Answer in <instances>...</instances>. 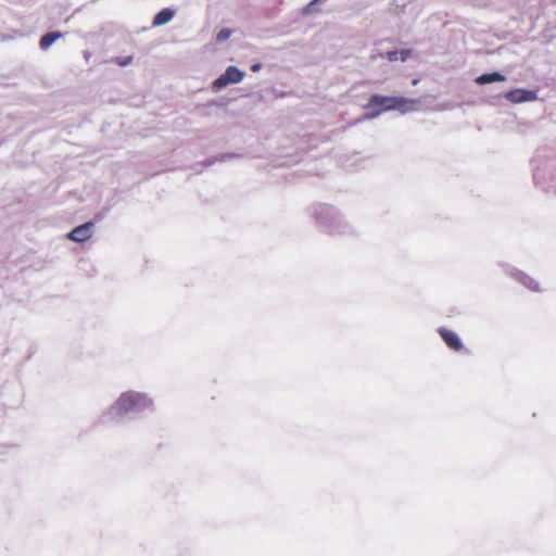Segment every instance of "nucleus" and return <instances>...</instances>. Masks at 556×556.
<instances>
[{
  "mask_svg": "<svg viewBox=\"0 0 556 556\" xmlns=\"http://www.w3.org/2000/svg\"><path fill=\"white\" fill-rule=\"evenodd\" d=\"M417 100L406 99L404 97H389L374 94L370 97L367 108L380 106L381 109L375 114L379 115L383 111L397 110L402 113L410 112L416 109Z\"/></svg>",
  "mask_w": 556,
  "mask_h": 556,
  "instance_id": "1",
  "label": "nucleus"
},
{
  "mask_svg": "<svg viewBox=\"0 0 556 556\" xmlns=\"http://www.w3.org/2000/svg\"><path fill=\"white\" fill-rule=\"evenodd\" d=\"M439 334L442 338V340L445 342V344L453 351L457 352L463 349L462 340L459 339V337L456 332L448 330L446 328H440Z\"/></svg>",
  "mask_w": 556,
  "mask_h": 556,
  "instance_id": "5",
  "label": "nucleus"
},
{
  "mask_svg": "<svg viewBox=\"0 0 556 556\" xmlns=\"http://www.w3.org/2000/svg\"><path fill=\"white\" fill-rule=\"evenodd\" d=\"M244 77V73L236 66L227 67L226 72L216 78L213 83V87L216 89H220L228 84H237L240 83Z\"/></svg>",
  "mask_w": 556,
  "mask_h": 556,
  "instance_id": "3",
  "label": "nucleus"
},
{
  "mask_svg": "<svg viewBox=\"0 0 556 556\" xmlns=\"http://www.w3.org/2000/svg\"><path fill=\"white\" fill-rule=\"evenodd\" d=\"M92 226H93L92 223H86L84 225H80V226L76 227L75 229H73L67 235V238L72 241L84 242L90 238Z\"/></svg>",
  "mask_w": 556,
  "mask_h": 556,
  "instance_id": "6",
  "label": "nucleus"
},
{
  "mask_svg": "<svg viewBox=\"0 0 556 556\" xmlns=\"http://www.w3.org/2000/svg\"><path fill=\"white\" fill-rule=\"evenodd\" d=\"M505 98L513 103H521L527 101H534L536 93L531 90L514 89L505 94Z\"/></svg>",
  "mask_w": 556,
  "mask_h": 556,
  "instance_id": "4",
  "label": "nucleus"
},
{
  "mask_svg": "<svg viewBox=\"0 0 556 556\" xmlns=\"http://www.w3.org/2000/svg\"><path fill=\"white\" fill-rule=\"evenodd\" d=\"M62 34L60 31H51L43 35L39 40V46L42 50L48 49L56 39L61 38Z\"/></svg>",
  "mask_w": 556,
  "mask_h": 556,
  "instance_id": "10",
  "label": "nucleus"
},
{
  "mask_svg": "<svg viewBox=\"0 0 556 556\" xmlns=\"http://www.w3.org/2000/svg\"><path fill=\"white\" fill-rule=\"evenodd\" d=\"M418 83H419L418 78H415V79L412 80V85H414V86H416Z\"/></svg>",
  "mask_w": 556,
  "mask_h": 556,
  "instance_id": "15",
  "label": "nucleus"
},
{
  "mask_svg": "<svg viewBox=\"0 0 556 556\" xmlns=\"http://www.w3.org/2000/svg\"><path fill=\"white\" fill-rule=\"evenodd\" d=\"M151 405V401L146 395L135 392L123 393L115 402L113 409L116 415L123 416L129 412L146 408Z\"/></svg>",
  "mask_w": 556,
  "mask_h": 556,
  "instance_id": "2",
  "label": "nucleus"
},
{
  "mask_svg": "<svg viewBox=\"0 0 556 556\" xmlns=\"http://www.w3.org/2000/svg\"><path fill=\"white\" fill-rule=\"evenodd\" d=\"M413 54L412 49H402V50H393L388 51L383 56L388 59L390 62L402 61L405 62Z\"/></svg>",
  "mask_w": 556,
  "mask_h": 556,
  "instance_id": "7",
  "label": "nucleus"
},
{
  "mask_svg": "<svg viewBox=\"0 0 556 556\" xmlns=\"http://www.w3.org/2000/svg\"><path fill=\"white\" fill-rule=\"evenodd\" d=\"M321 0H312L308 5L306 7V11H311L313 10V7H315L318 2H320Z\"/></svg>",
  "mask_w": 556,
  "mask_h": 556,
  "instance_id": "13",
  "label": "nucleus"
},
{
  "mask_svg": "<svg viewBox=\"0 0 556 556\" xmlns=\"http://www.w3.org/2000/svg\"><path fill=\"white\" fill-rule=\"evenodd\" d=\"M260 68H261V64H258V63H257V64L252 65V67H251V70H252L253 72H256V71H258Z\"/></svg>",
  "mask_w": 556,
  "mask_h": 556,
  "instance_id": "14",
  "label": "nucleus"
},
{
  "mask_svg": "<svg viewBox=\"0 0 556 556\" xmlns=\"http://www.w3.org/2000/svg\"><path fill=\"white\" fill-rule=\"evenodd\" d=\"M230 35H231V30H229V29H227V28L222 29V30L217 34V36H216V40H217L218 42L225 41V40H227V39L230 37Z\"/></svg>",
  "mask_w": 556,
  "mask_h": 556,
  "instance_id": "12",
  "label": "nucleus"
},
{
  "mask_svg": "<svg viewBox=\"0 0 556 556\" xmlns=\"http://www.w3.org/2000/svg\"><path fill=\"white\" fill-rule=\"evenodd\" d=\"M174 17V11L170 9H163L153 18L154 26H161L170 22Z\"/></svg>",
  "mask_w": 556,
  "mask_h": 556,
  "instance_id": "9",
  "label": "nucleus"
},
{
  "mask_svg": "<svg viewBox=\"0 0 556 556\" xmlns=\"http://www.w3.org/2000/svg\"><path fill=\"white\" fill-rule=\"evenodd\" d=\"M132 60L134 58L131 55H128V56H116V58H113L111 61L115 64H117L118 66H127L129 64L132 63Z\"/></svg>",
  "mask_w": 556,
  "mask_h": 556,
  "instance_id": "11",
  "label": "nucleus"
},
{
  "mask_svg": "<svg viewBox=\"0 0 556 556\" xmlns=\"http://www.w3.org/2000/svg\"><path fill=\"white\" fill-rule=\"evenodd\" d=\"M504 80H506V77L497 72L482 74L476 78V83L478 85H485V84H490V83L504 81Z\"/></svg>",
  "mask_w": 556,
  "mask_h": 556,
  "instance_id": "8",
  "label": "nucleus"
}]
</instances>
